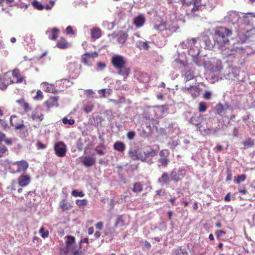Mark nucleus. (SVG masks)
I'll use <instances>...</instances> for the list:
<instances>
[{
  "label": "nucleus",
  "instance_id": "nucleus-22",
  "mask_svg": "<svg viewBox=\"0 0 255 255\" xmlns=\"http://www.w3.org/2000/svg\"><path fill=\"white\" fill-rule=\"evenodd\" d=\"M182 171L176 169H173L170 175V180L177 182L180 180V176L181 175Z\"/></svg>",
  "mask_w": 255,
  "mask_h": 255
},
{
  "label": "nucleus",
  "instance_id": "nucleus-1",
  "mask_svg": "<svg viewBox=\"0 0 255 255\" xmlns=\"http://www.w3.org/2000/svg\"><path fill=\"white\" fill-rule=\"evenodd\" d=\"M240 18L239 12L234 10L229 11L224 17V22L231 24L230 28L219 26L215 29L214 37L216 45L221 49L229 48L231 43L229 37L232 35L233 31L238 30L237 21Z\"/></svg>",
  "mask_w": 255,
  "mask_h": 255
},
{
  "label": "nucleus",
  "instance_id": "nucleus-4",
  "mask_svg": "<svg viewBox=\"0 0 255 255\" xmlns=\"http://www.w3.org/2000/svg\"><path fill=\"white\" fill-rule=\"evenodd\" d=\"M214 35L213 36V38L214 39V44L212 42L211 38L207 35H202L199 37L196 38L197 39V41L199 42V44L201 46L203 47L205 49L211 50L214 47H217L218 49L222 50L223 52L225 51L226 50L228 51L226 53H224V54H227L228 55H230L232 54V52L231 51H229V50L232 47V44H231V46L229 48L221 49L220 48L216 45V42L215 41V39L214 37Z\"/></svg>",
  "mask_w": 255,
  "mask_h": 255
},
{
  "label": "nucleus",
  "instance_id": "nucleus-51",
  "mask_svg": "<svg viewBox=\"0 0 255 255\" xmlns=\"http://www.w3.org/2000/svg\"><path fill=\"white\" fill-rule=\"evenodd\" d=\"M226 232L224 230H218L215 232V234L217 238H219L222 234H226Z\"/></svg>",
  "mask_w": 255,
  "mask_h": 255
},
{
  "label": "nucleus",
  "instance_id": "nucleus-64",
  "mask_svg": "<svg viewBox=\"0 0 255 255\" xmlns=\"http://www.w3.org/2000/svg\"><path fill=\"white\" fill-rule=\"evenodd\" d=\"M60 207L62 209L63 211L66 210L68 209V207L67 205V204H65L64 203H60Z\"/></svg>",
  "mask_w": 255,
  "mask_h": 255
},
{
  "label": "nucleus",
  "instance_id": "nucleus-39",
  "mask_svg": "<svg viewBox=\"0 0 255 255\" xmlns=\"http://www.w3.org/2000/svg\"><path fill=\"white\" fill-rule=\"evenodd\" d=\"M76 203L79 207H82L86 206L88 202L86 199H84L82 200H76Z\"/></svg>",
  "mask_w": 255,
  "mask_h": 255
},
{
  "label": "nucleus",
  "instance_id": "nucleus-20",
  "mask_svg": "<svg viewBox=\"0 0 255 255\" xmlns=\"http://www.w3.org/2000/svg\"><path fill=\"white\" fill-rule=\"evenodd\" d=\"M17 117L16 115H12L9 119V122L11 125L14 127L16 129H22L23 128H25V126L22 124H18L16 123Z\"/></svg>",
  "mask_w": 255,
  "mask_h": 255
},
{
  "label": "nucleus",
  "instance_id": "nucleus-6",
  "mask_svg": "<svg viewBox=\"0 0 255 255\" xmlns=\"http://www.w3.org/2000/svg\"><path fill=\"white\" fill-rule=\"evenodd\" d=\"M154 28L160 31L163 37H167L176 32L178 27L171 22H162L160 24H155Z\"/></svg>",
  "mask_w": 255,
  "mask_h": 255
},
{
  "label": "nucleus",
  "instance_id": "nucleus-30",
  "mask_svg": "<svg viewBox=\"0 0 255 255\" xmlns=\"http://www.w3.org/2000/svg\"><path fill=\"white\" fill-rule=\"evenodd\" d=\"M91 35L92 38L98 39L101 36V30L98 27H94L91 30Z\"/></svg>",
  "mask_w": 255,
  "mask_h": 255
},
{
  "label": "nucleus",
  "instance_id": "nucleus-9",
  "mask_svg": "<svg viewBox=\"0 0 255 255\" xmlns=\"http://www.w3.org/2000/svg\"><path fill=\"white\" fill-rule=\"evenodd\" d=\"M65 247L63 248L62 251L65 254H68L72 251H75L77 247L75 245V238L72 236L66 237Z\"/></svg>",
  "mask_w": 255,
  "mask_h": 255
},
{
  "label": "nucleus",
  "instance_id": "nucleus-59",
  "mask_svg": "<svg viewBox=\"0 0 255 255\" xmlns=\"http://www.w3.org/2000/svg\"><path fill=\"white\" fill-rule=\"evenodd\" d=\"M66 33L68 34H73L74 32H73V29H72V27L71 26H68L66 29Z\"/></svg>",
  "mask_w": 255,
  "mask_h": 255
},
{
  "label": "nucleus",
  "instance_id": "nucleus-21",
  "mask_svg": "<svg viewBox=\"0 0 255 255\" xmlns=\"http://www.w3.org/2000/svg\"><path fill=\"white\" fill-rule=\"evenodd\" d=\"M145 18L143 14H140L136 16L133 19V24L137 27L142 26L145 23Z\"/></svg>",
  "mask_w": 255,
  "mask_h": 255
},
{
  "label": "nucleus",
  "instance_id": "nucleus-40",
  "mask_svg": "<svg viewBox=\"0 0 255 255\" xmlns=\"http://www.w3.org/2000/svg\"><path fill=\"white\" fill-rule=\"evenodd\" d=\"M71 194L75 197H82L85 195L84 193L82 191H79L77 190H73L71 192Z\"/></svg>",
  "mask_w": 255,
  "mask_h": 255
},
{
  "label": "nucleus",
  "instance_id": "nucleus-57",
  "mask_svg": "<svg viewBox=\"0 0 255 255\" xmlns=\"http://www.w3.org/2000/svg\"><path fill=\"white\" fill-rule=\"evenodd\" d=\"M95 226L97 229L101 230L103 228V223L102 222H98L96 224Z\"/></svg>",
  "mask_w": 255,
  "mask_h": 255
},
{
  "label": "nucleus",
  "instance_id": "nucleus-49",
  "mask_svg": "<svg viewBox=\"0 0 255 255\" xmlns=\"http://www.w3.org/2000/svg\"><path fill=\"white\" fill-rule=\"evenodd\" d=\"M212 97V92L209 91H206L205 94H204V98L206 100H210L211 99Z\"/></svg>",
  "mask_w": 255,
  "mask_h": 255
},
{
  "label": "nucleus",
  "instance_id": "nucleus-62",
  "mask_svg": "<svg viewBox=\"0 0 255 255\" xmlns=\"http://www.w3.org/2000/svg\"><path fill=\"white\" fill-rule=\"evenodd\" d=\"M0 125L4 128H6L7 127V122L3 120H0Z\"/></svg>",
  "mask_w": 255,
  "mask_h": 255
},
{
  "label": "nucleus",
  "instance_id": "nucleus-55",
  "mask_svg": "<svg viewBox=\"0 0 255 255\" xmlns=\"http://www.w3.org/2000/svg\"><path fill=\"white\" fill-rule=\"evenodd\" d=\"M124 224L123 220L121 217H119L118 218V220L116 222V225H120L121 226H123Z\"/></svg>",
  "mask_w": 255,
  "mask_h": 255
},
{
  "label": "nucleus",
  "instance_id": "nucleus-18",
  "mask_svg": "<svg viewBox=\"0 0 255 255\" xmlns=\"http://www.w3.org/2000/svg\"><path fill=\"white\" fill-rule=\"evenodd\" d=\"M229 109V106L228 104L223 105L221 103H219L215 107L216 114L220 116H223L227 109Z\"/></svg>",
  "mask_w": 255,
  "mask_h": 255
},
{
  "label": "nucleus",
  "instance_id": "nucleus-52",
  "mask_svg": "<svg viewBox=\"0 0 255 255\" xmlns=\"http://www.w3.org/2000/svg\"><path fill=\"white\" fill-rule=\"evenodd\" d=\"M73 255H85L84 252L81 251H78L77 249L75 251H72Z\"/></svg>",
  "mask_w": 255,
  "mask_h": 255
},
{
  "label": "nucleus",
  "instance_id": "nucleus-25",
  "mask_svg": "<svg viewBox=\"0 0 255 255\" xmlns=\"http://www.w3.org/2000/svg\"><path fill=\"white\" fill-rule=\"evenodd\" d=\"M71 44L68 42L66 39L61 37L57 41L56 46L60 49H66L71 47Z\"/></svg>",
  "mask_w": 255,
  "mask_h": 255
},
{
  "label": "nucleus",
  "instance_id": "nucleus-46",
  "mask_svg": "<svg viewBox=\"0 0 255 255\" xmlns=\"http://www.w3.org/2000/svg\"><path fill=\"white\" fill-rule=\"evenodd\" d=\"M62 122L64 124H68L69 125H72L75 123V121L73 119H68L65 117L62 119Z\"/></svg>",
  "mask_w": 255,
  "mask_h": 255
},
{
  "label": "nucleus",
  "instance_id": "nucleus-56",
  "mask_svg": "<svg viewBox=\"0 0 255 255\" xmlns=\"http://www.w3.org/2000/svg\"><path fill=\"white\" fill-rule=\"evenodd\" d=\"M99 94L102 95L103 97H105L106 94L108 93L109 94H110V92H107L106 89H102V90H100L99 91Z\"/></svg>",
  "mask_w": 255,
  "mask_h": 255
},
{
  "label": "nucleus",
  "instance_id": "nucleus-14",
  "mask_svg": "<svg viewBox=\"0 0 255 255\" xmlns=\"http://www.w3.org/2000/svg\"><path fill=\"white\" fill-rule=\"evenodd\" d=\"M182 89L184 91H188L194 98L199 96L200 91V88L197 86H190L189 87H184Z\"/></svg>",
  "mask_w": 255,
  "mask_h": 255
},
{
  "label": "nucleus",
  "instance_id": "nucleus-5",
  "mask_svg": "<svg viewBox=\"0 0 255 255\" xmlns=\"http://www.w3.org/2000/svg\"><path fill=\"white\" fill-rule=\"evenodd\" d=\"M183 116L187 122L197 127L199 130L203 128L204 116L199 113L191 112H184Z\"/></svg>",
  "mask_w": 255,
  "mask_h": 255
},
{
  "label": "nucleus",
  "instance_id": "nucleus-41",
  "mask_svg": "<svg viewBox=\"0 0 255 255\" xmlns=\"http://www.w3.org/2000/svg\"><path fill=\"white\" fill-rule=\"evenodd\" d=\"M246 178V176L244 174H241L240 175H238L237 177L235 178V181L238 183L239 184L240 183L243 182L245 180Z\"/></svg>",
  "mask_w": 255,
  "mask_h": 255
},
{
  "label": "nucleus",
  "instance_id": "nucleus-60",
  "mask_svg": "<svg viewBox=\"0 0 255 255\" xmlns=\"http://www.w3.org/2000/svg\"><path fill=\"white\" fill-rule=\"evenodd\" d=\"M95 151L98 154L100 155H103L105 153V152L103 150L100 149L98 147L96 148Z\"/></svg>",
  "mask_w": 255,
  "mask_h": 255
},
{
  "label": "nucleus",
  "instance_id": "nucleus-54",
  "mask_svg": "<svg viewBox=\"0 0 255 255\" xmlns=\"http://www.w3.org/2000/svg\"><path fill=\"white\" fill-rule=\"evenodd\" d=\"M89 239L87 238H85L84 239H82L80 242L79 243V249H80L81 248V244L82 243H87L88 244Z\"/></svg>",
  "mask_w": 255,
  "mask_h": 255
},
{
  "label": "nucleus",
  "instance_id": "nucleus-2",
  "mask_svg": "<svg viewBox=\"0 0 255 255\" xmlns=\"http://www.w3.org/2000/svg\"><path fill=\"white\" fill-rule=\"evenodd\" d=\"M111 64L117 74L122 76L125 80L130 73V69L127 65L126 58L123 55H115L111 58Z\"/></svg>",
  "mask_w": 255,
  "mask_h": 255
},
{
  "label": "nucleus",
  "instance_id": "nucleus-58",
  "mask_svg": "<svg viewBox=\"0 0 255 255\" xmlns=\"http://www.w3.org/2000/svg\"><path fill=\"white\" fill-rule=\"evenodd\" d=\"M22 108L25 111H28L30 110L29 105L27 103L24 102L22 106Z\"/></svg>",
  "mask_w": 255,
  "mask_h": 255
},
{
  "label": "nucleus",
  "instance_id": "nucleus-34",
  "mask_svg": "<svg viewBox=\"0 0 255 255\" xmlns=\"http://www.w3.org/2000/svg\"><path fill=\"white\" fill-rule=\"evenodd\" d=\"M143 190V186L142 184L139 182H136L133 184V187L132 189V191L134 193H138L141 192Z\"/></svg>",
  "mask_w": 255,
  "mask_h": 255
},
{
  "label": "nucleus",
  "instance_id": "nucleus-31",
  "mask_svg": "<svg viewBox=\"0 0 255 255\" xmlns=\"http://www.w3.org/2000/svg\"><path fill=\"white\" fill-rule=\"evenodd\" d=\"M94 107V103L92 102H87L84 104L83 110L85 113H89L93 111Z\"/></svg>",
  "mask_w": 255,
  "mask_h": 255
},
{
  "label": "nucleus",
  "instance_id": "nucleus-27",
  "mask_svg": "<svg viewBox=\"0 0 255 255\" xmlns=\"http://www.w3.org/2000/svg\"><path fill=\"white\" fill-rule=\"evenodd\" d=\"M58 97H50L45 103V105L48 108H51L53 107H58Z\"/></svg>",
  "mask_w": 255,
  "mask_h": 255
},
{
  "label": "nucleus",
  "instance_id": "nucleus-53",
  "mask_svg": "<svg viewBox=\"0 0 255 255\" xmlns=\"http://www.w3.org/2000/svg\"><path fill=\"white\" fill-rule=\"evenodd\" d=\"M86 57H88V58L91 57H96L98 56V53L96 52H92L90 53H86L85 54Z\"/></svg>",
  "mask_w": 255,
  "mask_h": 255
},
{
  "label": "nucleus",
  "instance_id": "nucleus-32",
  "mask_svg": "<svg viewBox=\"0 0 255 255\" xmlns=\"http://www.w3.org/2000/svg\"><path fill=\"white\" fill-rule=\"evenodd\" d=\"M199 130L203 131L206 134H208L214 133L217 131L216 128L208 127L207 125L205 126L204 124L203 125V128H201Z\"/></svg>",
  "mask_w": 255,
  "mask_h": 255
},
{
  "label": "nucleus",
  "instance_id": "nucleus-17",
  "mask_svg": "<svg viewBox=\"0 0 255 255\" xmlns=\"http://www.w3.org/2000/svg\"><path fill=\"white\" fill-rule=\"evenodd\" d=\"M128 154L130 157L133 160H144L143 158H141V152H139L138 151L133 148H130L128 151Z\"/></svg>",
  "mask_w": 255,
  "mask_h": 255
},
{
  "label": "nucleus",
  "instance_id": "nucleus-48",
  "mask_svg": "<svg viewBox=\"0 0 255 255\" xmlns=\"http://www.w3.org/2000/svg\"><path fill=\"white\" fill-rule=\"evenodd\" d=\"M135 136V133L134 131H130L127 133V137L129 140L133 139Z\"/></svg>",
  "mask_w": 255,
  "mask_h": 255
},
{
  "label": "nucleus",
  "instance_id": "nucleus-63",
  "mask_svg": "<svg viewBox=\"0 0 255 255\" xmlns=\"http://www.w3.org/2000/svg\"><path fill=\"white\" fill-rule=\"evenodd\" d=\"M37 146L38 148L42 149H44L46 147L45 145L43 144L42 143H41L40 141H39L37 143Z\"/></svg>",
  "mask_w": 255,
  "mask_h": 255
},
{
  "label": "nucleus",
  "instance_id": "nucleus-10",
  "mask_svg": "<svg viewBox=\"0 0 255 255\" xmlns=\"http://www.w3.org/2000/svg\"><path fill=\"white\" fill-rule=\"evenodd\" d=\"M13 83L11 78V73L9 72L5 73L3 75H0V89L4 91L10 84Z\"/></svg>",
  "mask_w": 255,
  "mask_h": 255
},
{
  "label": "nucleus",
  "instance_id": "nucleus-35",
  "mask_svg": "<svg viewBox=\"0 0 255 255\" xmlns=\"http://www.w3.org/2000/svg\"><path fill=\"white\" fill-rule=\"evenodd\" d=\"M174 255H188V254L185 249H182L181 247L174 249L173 251Z\"/></svg>",
  "mask_w": 255,
  "mask_h": 255
},
{
  "label": "nucleus",
  "instance_id": "nucleus-43",
  "mask_svg": "<svg viewBox=\"0 0 255 255\" xmlns=\"http://www.w3.org/2000/svg\"><path fill=\"white\" fill-rule=\"evenodd\" d=\"M39 233L41 234V236L43 238H46L48 237L49 235V232L48 231H45L44 227H42L39 230Z\"/></svg>",
  "mask_w": 255,
  "mask_h": 255
},
{
  "label": "nucleus",
  "instance_id": "nucleus-16",
  "mask_svg": "<svg viewBox=\"0 0 255 255\" xmlns=\"http://www.w3.org/2000/svg\"><path fill=\"white\" fill-rule=\"evenodd\" d=\"M68 69L72 78L78 77L79 74V67L75 63H70L68 66Z\"/></svg>",
  "mask_w": 255,
  "mask_h": 255
},
{
  "label": "nucleus",
  "instance_id": "nucleus-12",
  "mask_svg": "<svg viewBox=\"0 0 255 255\" xmlns=\"http://www.w3.org/2000/svg\"><path fill=\"white\" fill-rule=\"evenodd\" d=\"M55 154L58 157H63L65 155L66 152V146L62 141H59L56 143L54 147Z\"/></svg>",
  "mask_w": 255,
  "mask_h": 255
},
{
  "label": "nucleus",
  "instance_id": "nucleus-11",
  "mask_svg": "<svg viewBox=\"0 0 255 255\" xmlns=\"http://www.w3.org/2000/svg\"><path fill=\"white\" fill-rule=\"evenodd\" d=\"M157 152L156 150L150 148L149 150L145 149L143 151V154H141V158L144 160H141L142 162H145L150 165L153 163L152 157L157 155Z\"/></svg>",
  "mask_w": 255,
  "mask_h": 255
},
{
  "label": "nucleus",
  "instance_id": "nucleus-26",
  "mask_svg": "<svg viewBox=\"0 0 255 255\" xmlns=\"http://www.w3.org/2000/svg\"><path fill=\"white\" fill-rule=\"evenodd\" d=\"M11 76H12L13 83H21L23 81V77L20 75L18 69H14L11 73Z\"/></svg>",
  "mask_w": 255,
  "mask_h": 255
},
{
  "label": "nucleus",
  "instance_id": "nucleus-45",
  "mask_svg": "<svg viewBox=\"0 0 255 255\" xmlns=\"http://www.w3.org/2000/svg\"><path fill=\"white\" fill-rule=\"evenodd\" d=\"M206 104L204 102H200L199 105V111L200 112H204L207 110Z\"/></svg>",
  "mask_w": 255,
  "mask_h": 255
},
{
  "label": "nucleus",
  "instance_id": "nucleus-44",
  "mask_svg": "<svg viewBox=\"0 0 255 255\" xmlns=\"http://www.w3.org/2000/svg\"><path fill=\"white\" fill-rule=\"evenodd\" d=\"M7 152V148L4 145H0V157L3 156Z\"/></svg>",
  "mask_w": 255,
  "mask_h": 255
},
{
  "label": "nucleus",
  "instance_id": "nucleus-36",
  "mask_svg": "<svg viewBox=\"0 0 255 255\" xmlns=\"http://www.w3.org/2000/svg\"><path fill=\"white\" fill-rule=\"evenodd\" d=\"M243 144L245 145L246 148L251 147L254 145V141L251 138H249L243 142Z\"/></svg>",
  "mask_w": 255,
  "mask_h": 255
},
{
  "label": "nucleus",
  "instance_id": "nucleus-23",
  "mask_svg": "<svg viewBox=\"0 0 255 255\" xmlns=\"http://www.w3.org/2000/svg\"><path fill=\"white\" fill-rule=\"evenodd\" d=\"M42 88L47 92L56 93L58 92L54 85L49 84L47 82H43L41 84Z\"/></svg>",
  "mask_w": 255,
  "mask_h": 255
},
{
  "label": "nucleus",
  "instance_id": "nucleus-28",
  "mask_svg": "<svg viewBox=\"0 0 255 255\" xmlns=\"http://www.w3.org/2000/svg\"><path fill=\"white\" fill-rule=\"evenodd\" d=\"M170 178L166 172H163L161 176L158 179V182L161 185H166L170 181Z\"/></svg>",
  "mask_w": 255,
  "mask_h": 255
},
{
  "label": "nucleus",
  "instance_id": "nucleus-15",
  "mask_svg": "<svg viewBox=\"0 0 255 255\" xmlns=\"http://www.w3.org/2000/svg\"><path fill=\"white\" fill-rule=\"evenodd\" d=\"M31 181L29 175L26 174H22L18 178V183L19 186L25 187L28 185Z\"/></svg>",
  "mask_w": 255,
  "mask_h": 255
},
{
  "label": "nucleus",
  "instance_id": "nucleus-47",
  "mask_svg": "<svg viewBox=\"0 0 255 255\" xmlns=\"http://www.w3.org/2000/svg\"><path fill=\"white\" fill-rule=\"evenodd\" d=\"M43 98V93L40 90H38L36 92V95L34 97L35 100H41Z\"/></svg>",
  "mask_w": 255,
  "mask_h": 255
},
{
  "label": "nucleus",
  "instance_id": "nucleus-37",
  "mask_svg": "<svg viewBox=\"0 0 255 255\" xmlns=\"http://www.w3.org/2000/svg\"><path fill=\"white\" fill-rule=\"evenodd\" d=\"M32 4L34 8H36L38 10H41L43 9L44 8V5L41 4L36 0H34L32 2Z\"/></svg>",
  "mask_w": 255,
  "mask_h": 255
},
{
  "label": "nucleus",
  "instance_id": "nucleus-19",
  "mask_svg": "<svg viewBox=\"0 0 255 255\" xmlns=\"http://www.w3.org/2000/svg\"><path fill=\"white\" fill-rule=\"evenodd\" d=\"M59 32V30L58 28H53L47 30L45 32V34L49 39L55 40L57 38Z\"/></svg>",
  "mask_w": 255,
  "mask_h": 255
},
{
  "label": "nucleus",
  "instance_id": "nucleus-13",
  "mask_svg": "<svg viewBox=\"0 0 255 255\" xmlns=\"http://www.w3.org/2000/svg\"><path fill=\"white\" fill-rule=\"evenodd\" d=\"M190 4H192L193 6L192 8V11L195 12L203 9L206 6V2L204 1V0H193Z\"/></svg>",
  "mask_w": 255,
  "mask_h": 255
},
{
  "label": "nucleus",
  "instance_id": "nucleus-50",
  "mask_svg": "<svg viewBox=\"0 0 255 255\" xmlns=\"http://www.w3.org/2000/svg\"><path fill=\"white\" fill-rule=\"evenodd\" d=\"M244 14V18L245 19H246L247 20V24H249V22H250V20L249 19H247L248 18V15H251L252 17H255V13H253V12H249V13H243Z\"/></svg>",
  "mask_w": 255,
  "mask_h": 255
},
{
  "label": "nucleus",
  "instance_id": "nucleus-42",
  "mask_svg": "<svg viewBox=\"0 0 255 255\" xmlns=\"http://www.w3.org/2000/svg\"><path fill=\"white\" fill-rule=\"evenodd\" d=\"M159 158H168L169 152L166 149H162L159 153Z\"/></svg>",
  "mask_w": 255,
  "mask_h": 255
},
{
  "label": "nucleus",
  "instance_id": "nucleus-24",
  "mask_svg": "<svg viewBox=\"0 0 255 255\" xmlns=\"http://www.w3.org/2000/svg\"><path fill=\"white\" fill-rule=\"evenodd\" d=\"M83 164L86 167H90L96 162V159L90 156H85L81 161Z\"/></svg>",
  "mask_w": 255,
  "mask_h": 255
},
{
  "label": "nucleus",
  "instance_id": "nucleus-29",
  "mask_svg": "<svg viewBox=\"0 0 255 255\" xmlns=\"http://www.w3.org/2000/svg\"><path fill=\"white\" fill-rule=\"evenodd\" d=\"M113 147L115 150L122 152L125 151L126 145L122 141H117L114 143Z\"/></svg>",
  "mask_w": 255,
  "mask_h": 255
},
{
  "label": "nucleus",
  "instance_id": "nucleus-8",
  "mask_svg": "<svg viewBox=\"0 0 255 255\" xmlns=\"http://www.w3.org/2000/svg\"><path fill=\"white\" fill-rule=\"evenodd\" d=\"M28 166V163L25 160L15 162L10 161L9 170L13 173H19L26 171Z\"/></svg>",
  "mask_w": 255,
  "mask_h": 255
},
{
  "label": "nucleus",
  "instance_id": "nucleus-33",
  "mask_svg": "<svg viewBox=\"0 0 255 255\" xmlns=\"http://www.w3.org/2000/svg\"><path fill=\"white\" fill-rule=\"evenodd\" d=\"M168 158H159L157 160L158 167H167L169 163Z\"/></svg>",
  "mask_w": 255,
  "mask_h": 255
},
{
  "label": "nucleus",
  "instance_id": "nucleus-38",
  "mask_svg": "<svg viewBox=\"0 0 255 255\" xmlns=\"http://www.w3.org/2000/svg\"><path fill=\"white\" fill-rule=\"evenodd\" d=\"M127 38V34L126 33H122L118 36V41L119 43L123 44L125 42Z\"/></svg>",
  "mask_w": 255,
  "mask_h": 255
},
{
  "label": "nucleus",
  "instance_id": "nucleus-7",
  "mask_svg": "<svg viewBox=\"0 0 255 255\" xmlns=\"http://www.w3.org/2000/svg\"><path fill=\"white\" fill-rule=\"evenodd\" d=\"M175 61L177 63L186 67V69L183 71L182 74V76L184 78V81L186 83L195 77L194 70L192 69L191 66L187 63L186 60H182L178 58L176 59Z\"/></svg>",
  "mask_w": 255,
  "mask_h": 255
},
{
  "label": "nucleus",
  "instance_id": "nucleus-3",
  "mask_svg": "<svg viewBox=\"0 0 255 255\" xmlns=\"http://www.w3.org/2000/svg\"><path fill=\"white\" fill-rule=\"evenodd\" d=\"M197 39L193 38L191 39H188L187 41L182 42L179 47L185 48L186 51H183V53H188L193 58V62L198 66L201 65V61L197 57L200 53L199 47L195 45L197 42Z\"/></svg>",
  "mask_w": 255,
  "mask_h": 255
},
{
  "label": "nucleus",
  "instance_id": "nucleus-61",
  "mask_svg": "<svg viewBox=\"0 0 255 255\" xmlns=\"http://www.w3.org/2000/svg\"><path fill=\"white\" fill-rule=\"evenodd\" d=\"M239 128H235L233 130V135L235 137H237L239 135Z\"/></svg>",
  "mask_w": 255,
  "mask_h": 255
}]
</instances>
